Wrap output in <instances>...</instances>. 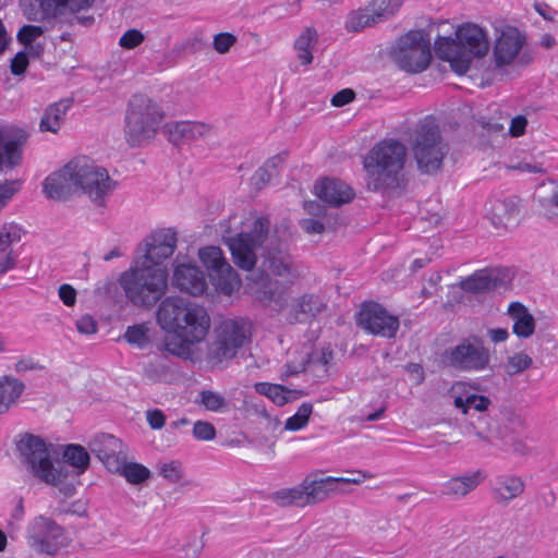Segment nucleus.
<instances>
[{
  "label": "nucleus",
  "mask_w": 558,
  "mask_h": 558,
  "mask_svg": "<svg viewBox=\"0 0 558 558\" xmlns=\"http://www.w3.org/2000/svg\"><path fill=\"white\" fill-rule=\"evenodd\" d=\"M270 220L255 217L242 223L241 231L225 239L231 251L234 264L250 271L247 279L258 284L256 296L264 302L280 299L278 281L269 275L282 277L292 282L296 277L290 254L281 247L275 235L270 236Z\"/></svg>",
  "instance_id": "nucleus-1"
},
{
  "label": "nucleus",
  "mask_w": 558,
  "mask_h": 558,
  "mask_svg": "<svg viewBox=\"0 0 558 558\" xmlns=\"http://www.w3.org/2000/svg\"><path fill=\"white\" fill-rule=\"evenodd\" d=\"M156 318L161 329L179 339L166 342V349L178 356L187 353L189 344L204 340L210 328L206 308L181 296L165 298L158 305Z\"/></svg>",
  "instance_id": "nucleus-2"
},
{
  "label": "nucleus",
  "mask_w": 558,
  "mask_h": 558,
  "mask_svg": "<svg viewBox=\"0 0 558 558\" xmlns=\"http://www.w3.org/2000/svg\"><path fill=\"white\" fill-rule=\"evenodd\" d=\"M405 157L407 148L401 142L389 138L377 143L364 159L367 189L383 194L400 189Z\"/></svg>",
  "instance_id": "nucleus-3"
},
{
  "label": "nucleus",
  "mask_w": 558,
  "mask_h": 558,
  "mask_svg": "<svg viewBox=\"0 0 558 558\" xmlns=\"http://www.w3.org/2000/svg\"><path fill=\"white\" fill-rule=\"evenodd\" d=\"M119 282L133 306L150 310L163 300L168 291V271L158 263L143 265L136 262L135 267L121 275Z\"/></svg>",
  "instance_id": "nucleus-4"
},
{
  "label": "nucleus",
  "mask_w": 558,
  "mask_h": 558,
  "mask_svg": "<svg viewBox=\"0 0 558 558\" xmlns=\"http://www.w3.org/2000/svg\"><path fill=\"white\" fill-rule=\"evenodd\" d=\"M165 118L161 106L146 95H133L124 118V137L132 147L148 144L157 134Z\"/></svg>",
  "instance_id": "nucleus-5"
},
{
  "label": "nucleus",
  "mask_w": 558,
  "mask_h": 558,
  "mask_svg": "<svg viewBox=\"0 0 558 558\" xmlns=\"http://www.w3.org/2000/svg\"><path fill=\"white\" fill-rule=\"evenodd\" d=\"M49 447L51 445L44 438L28 433L16 442L21 461L34 477L48 485L61 486L68 476V470L64 465H53Z\"/></svg>",
  "instance_id": "nucleus-6"
},
{
  "label": "nucleus",
  "mask_w": 558,
  "mask_h": 558,
  "mask_svg": "<svg viewBox=\"0 0 558 558\" xmlns=\"http://www.w3.org/2000/svg\"><path fill=\"white\" fill-rule=\"evenodd\" d=\"M414 158L418 169L426 173H436L449 151L435 119L426 117L415 128L412 143Z\"/></svg>",
  "instance_id": "nucleus-7"
},
{
  "label": "nucleus",
  "mask_w": 558,
  "mask_h": 558,
  "mask_svg": "<svg viewBox=\"0 0 558 558\" xmlns=\"http://www.w3.org/2000/svg\"><path fill=\"white\" fill-rule=\"evenodd\" d=\"M391 56L402 70L420 73L430 62L429 38L422 31H411L398 39Z\"/></svg>",
  "instance_id": "nucleus-8"
},
{
  "label": "nucleus",
  "mask_w": 558,
  "mask_h": 558,
  "mask_svg": "<svg viewBox=\"0 0 558 558\" xmlns=\"http://www.w3.org/2000/svg\"><path fill=\"white\" fill-rule=\"evenodd\" d=\"M251 335V324L243 318L222 319L215 328V340L209 347V355L216 362L234 357Z\"/></svg>",
  "instance_id": "nucleus-9"
},
{
  "label": "nucleus",
  "mask_w": 558,
  "mask_h": 558,
  "mask_svg": "<svg viewBox=\"0 0 558 558\" xmlns=\"http://www.w3.org/2000/svg\"><path fill=\"white\" fill-rule=\"evenodd\" d=\"M446 363L462 372L484 371L490 361L489 350L477 336L464 338L456 347L449 348L444 353Z\"/></svg>",
  "instance_id": "nucleus-10"
},
{
  "label": "nucleus",
  "mask_w": 558,
  "mask_h": 558,
  "mask_svg": "<svg viewBox=\"0 0 558 558\" xmlns=\"http://www.w3.org/2000/svg\"><path fill=\"white\" fill-rule=\"evenodd\" d=\"M198 257L206 267L208 276L216 289L230 295L240 288V279L236 271L227 262L218 246H205L199 248Z\"/></svg>",
  "instance_id": "nucleus-11"
},
{
  "label": "nucleus",
  "mask_w": 558,
  "mask_h": 558,
  "mask_svg": "<svg viewBox=\"0 0 558 558\" xmlns=\"http://www.w3.org/2000/svg\"><path fill=\"white\" fill-rule=\"evenodd\" d=\"M76 177L77 190H82L98 205H104L105 197L114 187L107 169L85 160H77Z\"/></svg>",
  "instance_id": "nucleus-12"
},
{
  "label": "nucleus",
  "mask_w": 558,
  "mask_h": 558,
  "mask_svg": "<svg viewBox=\"0 0 558 558\" xmlns=\"http://www.w3.org/2000/svg\"><path fill=\"white\" fill-rule=\"evenodd\" d=\"M357 325L368 333L391 339L399 329V318L378 303L363 304L357 315Z\"/></svg>",
  "instance_id": "nucleus-13"
},
{
  "label": "nucleus",
  "mask_w": 558,
  "mask_h": 558,
  "mask_svg": "<svg viewBox=\"0 0 558 558\" xmlns=\"http://www.w3.org/2000/svg\"><path fill=\"white\" fill-rule=\"evenodd\" d=\"M63 529L50 518L37 517L29 530L28 544L40 554L54 555L61 545Z\"/></svg>",
  "instance_id": "nucleus-14"
},
{
  "label": "nucleus",
  "mask_w": 558,
  "mask_h": 558,
  "mask_svg": "<svg viewBox=\"0 0 558 558\" xmlns=\"http://www.w3.org/2000/svg\"><path fill=\"white\" fill-rule=\"evenodd\" d=\"M402 2L403 0H372L364 10L351 15L348 28L356 32L384 22L398 12Z\"/></svg>",
  "instance_id": "nucleus-15"
},
{
  "label": "nucleus",
  "mask_w": 558,
  "mask_h": 558,
  "mask_svg": "<svg viewBox=\"0 0 558 558\" xmlns=\"http://www.w3.org/2000/svg\"><path fill=\"white\" fill-rule=\"evenodd\" d=\"M77 160L48 175L44 181V193L48 198L65 201L77 191Z\"/></svg>",
  "instance_id": "nucleus-16"
},
{
  "label": "nucleus",
  "mask_w": 558,
  "mask_h": 558,
  "mask_svg": "<svg viewBox=\"0 0 558 558\" xmlns=\"http://www.w3.org/2000/svg\"><path fill=\"white\" fill-rule=\"evenodd\" d=\"M88 448L110 472H118L121 461L126 459L122 441L111 434L95 436L88 442Z\"/></svg>",
  "instance_id": "nucleus-17"
},
{
  "label": "nucleus",
  "mask_w": 558,
  "mask_h": 558,
  "mask_svg": "<svg viewBox=\"0 0 558 558\" xmlns=\"http://www.w3.org/2000/svg\"><path fill=\"white\" fill-rule=\"evenodd\" d=\"M213 130L211 125L196 121H170L163 126L168 141L175 146L205 138Z\"/></svg>",
  "instance_id": "nucleus-18"
},
{
  "label": "nucleus",
  "mask_w": 558,
  "mask_h": 558,
  "mask_svg": "<svg viewBox=\"0 0 558 558\" xmlns=\"http://www.w3.org/2000/svg\"><path fill=\"white\" fill-rule=\"evenodd\" d=\"M146 253L140 262L143 265L158 263L170 257L177 247V233L171 229L154 232L146 241Z\"/></svg>",
  "instance_id": "nucleus-19"
},
{
  "label": "nucleus",
  "mask_w": 558,
  "mask_h": 558,
  "mask_svg": "<svg viewBox=\"0 0 558 558\" xmlns=\"http://www.w3.org/2000/svg\"><path fill=\"white\" fill-rule=\"evenodd\" d=\"M172 283L179 291L192 296L203 295L208 286L204 271L192 264H179L173 270Z\"/></svg>",
  "instance_id": "nucleus-20"
},
{
  "label": "nucleus",
  "mask_w": 558,
  "mask_h": 558,
  "mask_svg": "<svg viewBox=\"0 0 558 558\" xmlns=\"http://www.w3.org/2000/svg\"><path fill=\"white\" fill-rule=\"evenodd\" d=\"M525 427L524 420L518 414H511L507 423L498 430L501 449L517 456H527L531 449L524 438L519 434Z\"/></svg>",
  "instance_id": "nucleus-21"
},
{
  "label": "nucleus",
  "mask_w": 558,
  "mask_h": 558,
  "mask_svg": "<svg viewBox=\"0 0 558 558\" xmlns=\"http://www.w3.org/2000/svg\"><path fill=\"white\" fill-rule=\"evenodd\" d=\"M461 51L475 57H483L489 49V43L484 29L475 24L469 23L460 26L453 38Z\"/></svg>",
  "instance_id": "nucleus-22"
},
{
  "label": "nucleus",
  "mask_w": 558,
  "mask_h": 558,
  "mask_svg": "<svg viewBox=\"0 0 558 558\" xmlns=\"http://www.w3.org/2000/svg\"><path fill=\"white\" fill-rule=\"evenodd\" d=\"M505 284V276L500 269L484 268L476 270L459 283L461 290L469 293H488Z\"/></svg>",
  "instance_id": "nucleus-23"
},
{
  "label": "nucleus",
  "mask_w": 558,
  "mask_h": 558,
  "mask_svg": "<svg viewBox=\"0 0 558 558\" xmlns=\"http://www.w3.org/2000/svg\"><path fill=\"white\" fill-rule=\"evenodd\" d=\"M435 51L438 58L448 61L451 69L459 75H463L469 71L472 59L475 57L461 51L456 40L451 37H439L435 41Z\"/></svg>",
  "instance_id": "nucleus-24"
},
{
  "label": "nucleus",
  "mask_w": 558,
  "mask_h": 558,
  "mask_svg": "<svg viewBox=\"0 0 558 558\" xmlns=\"http://www.w3.org/2000/svg\"><path fill=\"white\" fill-rule=\"evenodd\" d=\"M314 189L317 197L332 207L350 203L355 195L352 187L337 179H323Z\"/></svg>",
  "instance_id": "nucleus-25"
},
{
  "label": "nucleus",
  "mask_w": 558,
  "mask_h": 558,
  "mask_svg": "<svg viewBox=\"0 0 558 558\" xmlns=\"http://www.w3.org/2000/svg\"><path fill=\"white\" fill-rule=\"evenodd\" d=\"M339 481L335 476L318 477L310 474L303 480L307 506L328 499L331 495L341 493Z\"/></svg>",
  "instance_id": "nucleus-26"
},
{
  "label": "nucleus",
  "mask_w": 558,
  "mask_h": 558,
  "mask_svg": "<svg viewBox=\"0 0 558 558\" xmlns=\"http://www.w3.org/2000/svg\"><path fill=\"white\" fill-rule=\"evenodd\" d=\"M524 44V36L517 28L504 31L498 37L494 57L497 66L509 64L519 53Z\"/></svg>",
  "instance_id": "nucleus-27"
},
{
  "label": "nucleus",
  "mask_w": 558,
  "mask_h": 558,
  "mask_svg": "<svg viewBox=\"0 0 558 558\" xmlns=\"http://www.w3.org/2000/svg\"><path fill=\"white\" fill-rule=\"evenodd\" d=\"M468 387V384L463 381H457L451 386L449 395L453 399L454 407L463 414H466L471 408L478 412L486 411L492 403L490 399L470 392Z\"/></svg>",
  "instance_id": "nucleus-28"
},
{
  "label": "nucleus",
  "mask_w": 558,
  "mask_h": 558,
  "mask_svg": "<svg viewBox=\"0 0 558 558\" xmlns=\"http://www.w3.org/2000/svg\"><path fill=\"white\" fill-rule=\"evenodd\" d=\"M485 476L482 471L453 476L442 484V494L453 498H463L482 484Z\"/></svg>",
  "instance_id": "nucleus-29"
},
{
  "label": "nucleus",
  "mask_w": 558,
  "mask_h": 558,
  "mask_svg": "<svg viewBox=\"0 0 558 558\" xmlns=\"http://www.w3.org/2000/svg\"><path fill=\"white\" fill-rule=\"evenodd\" d=\"M525 488V484L520 476L499 475L496 477L493 496L497 504L507 505L518 498Z\"/></svg>",
  "instance_id": "nucleus-30"
},
{
  "label": "nucleus",
  "mask_w": 558,
  "mask_h": 558,
  "mask_svg": "<svg viewBox=\"0 0 558 558\" xmlns=\"http://www.w3.org/2000/svg\"><path fill=\"white\" fill-rule=\"evenodd\" d=\"M25 388V384L12 375L0 376V416L17 403Z\"/></svg>",
  "instance_id": "nucleus-31"
},
{
  "label": "nucleus",
  "mask_w": 558,
  "mask_h": 558,
  "mask_svg": "<svg viewBox=\"0 0 558 558\" xmlns=\"http://www.w3.org/2000/svg\"><path fill=\"white\" fill-rule=\"evenodd\" d=\"M41 12V19H51L69 12H77L89 8L94 0H35Z\"/></svg>",
  "instance_id": "nucleus-32"
},
{
  "label": "nucleus",
  "mask_w": 558,
  "mask_h": 558,
  "mask_svg": "<svg viewBox=\"0 0 558 558\" xmlns=\"http://www.w3.org/2000/svg\"><path fill=\"white\" fill-rule=\"evenodd\" d=\"M508 314L513 320L514 335L519 338H529L534 333L535 319L523 304L512 302L508 307Z\"/></svg>",
  "instance_id": "nucleus-33"
},
{
  "label": "nucleus",
  "mask_w": 558,
  "mask_h": 558,
  "mask_svg": "<svg viewBox=\"0 0 558 558\" xmlns=\"http://www.w3.org/2000/svg\"><path fill=\"white\" fill-rule=\"evenodd\" d=\"M72 99H61L58 102L49 105L40 120V131L57 133L64 121L65 114L72 107Z\"/></svg>",
  "instance_id": "nucleus-34"
},
{
  "label": "nucleus",
  "mask_w": 558,
  "mask_h": 558,
  "mask_svg": "<svg viewBox=\"0 0 558 558\" xmlns=\"http://www.w3.org/2000/svg\"><path fill=\"white\" fill-rule=\"evenodd\" d=\"M305 488L302 481L298 486L275 492L272 500L280 507H305L307 506Z\"/></svg>",
  "instance_id": "nucleus-35"
},
{
  "label": "nucleus",
  "mask_w": 558,
  "mask_h": 558,
  "mask_svg": "<svg viewBox=\"0 0 558 558\" xmlns=\"http://www.w3.org/2000/svg\"><path fill=\"white\" fill-rule=\"evenodd\" d=\"M64 461L76 469V475L83 474L89 465V453L81 445H68L63 451Z\"/></svg>",
  "instance_id": "nucleus-36"
},
{
  "label": "nucleus",
  "mask_w": 558,
  "mask_h": 558,
  "mask_svg": "<svg viewBox=\"0 0 558 558\" xmlns=\"http://www.w3.org/2000/svg\"><path fill=\"white\" fill-rule=\"evenodd\" d=\"M318 34L314 27H307L295 40L294 47L299 51L298 58L306 65L312 63V47L317 43Z\"/></svg>",
  "instance_id": "nucleus-37"
},
{
  "label": "nucleus",
  "mask_w": 558,
  "mask_h": 558,
  "mask_svg": "<svg viewBox=\"0 0 558 558\" xmlns=\"http://www.w3.org/2000/svg\"><path fill=\"white\" fill-rule=\"evenodd\" d=\"M196 403L210 412L225 413L229 411V401L221 393L208 389L199 391Z\"/></svg>",
  "instance_id": "nucleus-38"
},
{
  "label": "nucleus",
  "mask_w": 558,
  "mask_h": 558,
  "mask_svg": "<svg viewBox=\"0 0 558 558\" xmlns=\"http://www.w3.org/2000/svg\"><path fill=\"white\" fill-rule=\"evenodd\" d=\"M117 473L123 475L129 483L134 485L142 484L150 477V471L145 465L136 462H126V459L121 461Z\"/></svg>",
  "instance_id": "nucleus-39"
},
{
  "label": "nucleus",
  "mask_w": 558,
  "mask_h": 558,
  "mask_svg": "<svg viewBox=\"0 0 558 558\" xmlns=\"http://www.w3.org/2000/svg\"><path fill=\"white\" fill-rule=\"evenodd\" d=\"M533 365V359L525 352H517L508 356L502 363L504 372L509 376L522 374Z\"/></svg>",
  "instance_id": "nucleus-40"
},
{
  "label": "nucleus",
  "mask_w": 558,
  "mask_h": 558,
  "mask_svg": "<svg viewBox=\"0 0 558 558\" xmlns=\"http://www.w3.org/2000/svg\"><path fill=\"white\" fill-rule=\"evenodd\" d=\"M255 390L258 393L268 397L272 402H275L278 405L286 404L289 401L287 393L291 392V390L284 388L281 385L269 383L255 384Z\"/></svg>",
  "instance_id": "nucleus-41"
},
{
  "label": "nucleus",
  "mask_w": 558,
  "mask_h": 558,
  "mask_svg": "<svg viewBox=\"0 0 558 558\" xmlns=\"http://www.w3.org/2000/svg\"><path fill=\"white\" fill-rule=\"evenodd\" d=\"M307 364L313 368H322L323 373L326 374L328 367L331 365L335 353L330 345L323 347L319 350H315L312 353L305 352Z\"/></svg>",
  "instance_id": "nucleus-42"
},
{
  "label": "nucleus",
  "mask_w": 558,
  "mask_h": 558,
  "mask_svg": "<svg viewBox=\"0 0 558 558\" xmlns=\"http://www.w3.org/2000/svg\"><path fill=\"white\" fill-rule=\"evenodd\" d=\"M148 327L145 324L129 326L123 335L128 343L138 349H144L149 344Z\"/></svg>",
  "instance_id": "nucleus-43"
},
{
  "label": "nucleus",
  "mask_w": 558,
  "mask_h": 558,
  "mask_svg": "<svg viewBox=\"0 0 558 558\" xmlns=\"http://www.w3.org/2000/svg\"><path fill=\"white\" fill-rule=\"evenodd\" d=\"M312 412H313L312 403H308V402L302 403L299 407L298 411L286 421L284 428L287 430H292V432L300 430V429L304 428L308 423Z\"/></svg>",
  "instance_id": "nucleus-44"
},
{
  "label": "nucleus",
  "mask_w": 558,
  "mask_h": 558,
  "mask_svg": "<svg viewBox=\"0 0 558 558\" xmlns=\"http://www.w3.org/2000/svg\"><path fill=\"white\" fill-rule=\"evenodd\" d=\"M326 308V303L319 295L304 294L299 299L298 310L303 314L315 317Z\"/></svg>",
  "instance_id": "nucleus-45"
},
{
  "label": "nucleus",
  "mask_w": 558,
  "mask_h": 558,
  "mask_svg": "<svg viewBox=\"0 0 558 558\" xmlns=\"http://www.w3.org/2000/svg\"><path fill=\"white\" fill-rule=\"evenodd\" d=\"M23 233V229L17 225L3 226L0 231V253H8L12 244L19 243L22 240Z\"/></svg>",
  "instance_id": "nucleus-46"
},
{
  "label": "nucleus",
  "mask_w": 558,
  "mask_h": 558,
  "mask_svg": "<svg viewBox=\"0 0 558 558\" xmlns=\"http://www.w3.org/2000/svg\"><path fill=\"white\" fill-rule=\"evenodd\" d=\"M495 210V215L499 219V222L505 226L513 221L520 211L518 202L512 198L500 202Z\"/></svg>",
  "instance_id": "nucleus-47"
},
{
  "label": "nucleus",
  "mask_w": 558,
  "mask_h": 558,
  "mask_svg": "<svg viewBox=\"0 0 558 558\" xmlns=\"http://www.w3.org/2000/svg\"><path fill=\"white\" fill-rule=\"evenodd\" d=\"M192 433L195 439L209 441L215 439L217 430L210 422L199 420L194 423Z\"/></svg>",
  "instance_id": "nucleus-48"
},
{
  "label": "nucleus",
  "mask_w": 558,
  "mask_h": 558,
  "mask_svg": "<svg viewBox=\"0 0 558 558\" xmlns=\"http://www.w3.org/2000/svg\"><path fill=\"white\" fill-rule=\"evenodd\" d=\"M333 223H331V219H316V218H306L300 221V226L304 232L307 234H320L327 228H330Z\"/></svg>",
  "instance_id": "nucleus-49"
},
{
  "label": "nucleus",
  "mask_w": 558,
  "mask_h": 558,
  "mask_svg": "<svg viewBox=\"0 0 558 558\" xmlns=\"http://www.w3.org/2000/svg\"><path fill=\"white\" fill-rule=\"evenodd\" d=\"M236 36L231 33H218L214 36L213 47L218 53L225 54L230 51L231 47L236 43Z\"/></svg>",
  "instance_id": "nucleus-50"
},
{
  "label": "nucleus",
  "mask_w": 558,
  "mask_h": 558,
  "mask_svg": "<svg viewBox=\"0 0 558 558\" xmlns=\"http://www.w3.org/2000/svg\"><path fill=\"white\" fill-rule=\"evenodd\" d=\"M44 34V27L38 25H24L20 28L16 38L20 44L27 46L35 43Z\"/></svg>",
  "instance_id": "nucleus-51"
},
{
  "label": "nucleus",
  "mask_w": 558,
  "mask_h": 558,
  "mask_svg": "<svg viewBox=\"0 0 558 558\" xmlns=\"http://www.w3.org/2000/svg\"><path fill=\"white\" fill-rule=\"evenodd\" d=\"M159 473L171 483H178L183 476L180 463L177 461L161 464Z\"/></svg>",
  "instance_id": "nucleus-52"
},
{
  "label": "nucleus",
  "mask_w": 558,
  "mask_h": 558,
  "mask_svg": "<svg viewBox=\"0 0 558 558\" xmlns=\"http://www.w3.org/2000/svg\"><path fill=\"white\" fill-rule=\"evenodd\" d=\"M21 180L5 181L0 184V208L4 206L21 189Z\"/></svg>",
  "instance_id": "nucleus-53"
},
{
  "label": "nucleus",
  "mask_w": 558,
  "mask_h": 558,
  "mask_svg": "<svg viewBox=\"0 0 558 558\" xmlns=\"http://www.w3.org/2000/svg\"><path fill=\"white\" fill-rule=\"evenodd\" d=\"M144 40V35L133 28V29H129L126 31L120 38V46L123 47V48H126V49H133L135 47H137L138 45H141Z\"/></svg>",
  "instance_id": "nucleus-54"
},
{
  "label": "nucleus",
  "mask_w": 558,
  "mask_h": 558,
  "mask_svg": "<svg viewBox=\"0 0 558 558\" xmlns=\"http://www.w3.org/2000/svg\"><path fill=\"white\" fill-rule=\"evenodd\" d=\"M307 367V359L304 352L298 361H289L286 364V371L283 373V376L289 377L298 375L300 373H303Z\"/></svg>",
  "instance_id": "nucleus-55"
},
{
  "label": "nucleus",
  "mask_w": 558,
  "mask_h": 558,
  "mask_svg": "<svg viewBox=\"0 0 558 558\" xmlns=\"http://www.w3.org/2000/svg\"><path fill=\"white\" fill-rule=\"evenodd\" d=\"M28 65V57L26 51H19L11 61L10 70L13 75L23 74Z\"/></svg>",
  "instance_id": "nucleus-56"
},
{
  "label": "nucleus",
  "mask_w": 558,
  "mask_h": 558,
  "mask_svg": "<svg viewBox=\"0 0 558 558\" xmlns=\"http://www.w3.org/2000/svg\"><path fill=\"white\" fill-rule=\"evenodd\" d=\"M76 329L83 335H93L97 331V323L90 315H83L76 320Z\"/></svg>",
  "instance_id": "nucleus-57"
},
{
  "label": "nucleus",
  "mask_w": 558,
  "mask_h": 558,
  "mask_svg": "<svg viewBox=\"0 0 558 558\" xmlns=\"http://www.w3.org/2000/svg\"><path fill=\"white\" fill-rule=\"evenodd\" d=\"M58 294L60 300L66 306H73L76 302V290L71 284H61Z\"/></svg>",
  "instance_id": "nucleus-58"
},
{
  "label": "nucleus",
  "mask_w": 558,
  "mask_h": 558,
  "mask_svg": "<svg viewBox=\"0 0 558 558\" xmlns=\"http://www.w3.org/2000/svg\"><path fill=\"white\" fill-rule=\"evenodd\" d=\"M355 98V93L351 88H344L336 93L331 98V105L335 107H343Z\"/></svg>",
  "instance_id": "nucleus-59"
},
{
  "label": "nucleus",
  "mask_w": 558,
  "mask_h": 558,
  "mask_svg": "<svg viewBox=\"0 0 558 558\" xmlns=\"http://www.w3.org/2000/svg\"><path fill=\"white\" fill-rule=\"evenodd\" d=\"M146 418L149 424V426L153 429H160L165 426L166 423V416L161 410L155 409V410H148L146 413Z\"/></svg>",
  "instance_id": "nucleus-60"
},
{
  "label": "nucleus",
  "mask_w": 558,
  "mask_h": 558,
  "mask_svg": "<svg viewBox=\"0 0 558 558\" xmlns=\"http://www.w3.org/2000/svg\"><path fill=\"white\" fill-rule=\"evenodd\" d=\"M348 473L351 474V476L336 477L337 480H342V481H339V485L340 484H361L362 482H364V480L372 477V474H368L361 470L348 471Z\"/></svg>",
  "instance_id": "nucleus-61"
},
{
  "label": "nucleus",
  "mask_w": 558,
  "mask_h": 558,
  "mask_svg": "<svg viewBox=\"0 0 558 558\" xmlns=\"http://www.w3.org/2000/svg\"><path fill=\"white\" fill-rule=\"evenodd\" d=\"M272 178H275L274 174H270L265 167H260L255 171L252 181L258 189H262L265 184L270 182Z\"/></svg>",
  "instance_id": "nucleus-62"
},
{
  "label": "nucleus",
  "mask_w": 558,
  "mask_h": 558,
  "mask_svg": "<svg viewBox=\"0 0 558 558\" xmlns=\"http://www.w3.org/2000/svg\"><path fill=\"white\" fill-rule=\"evenodd\" d=\"M305 209L310 215L315 216L316 219H331L330 216H328L326 208L317 202L307 203L305 205Z\"/></svg>",
  "instance_id": "nucleus-63"
},
{
  "label": "nucleus",
  "mask_w": 558,
  "mask_h": 558,
  "mask_svg": "<svg viewBox=\"0 0 558 558\" xmlns=\"http://www.w3.org/2000/svg\"><path fill=\"white\" fill-rule=\"evenodd\" d=\"M527 120L523 116H517L511 120L510 133L512 136H520L524 133Z\"/></svg>",
  "instance_id": "nucleus-64"
}]
</instances>
